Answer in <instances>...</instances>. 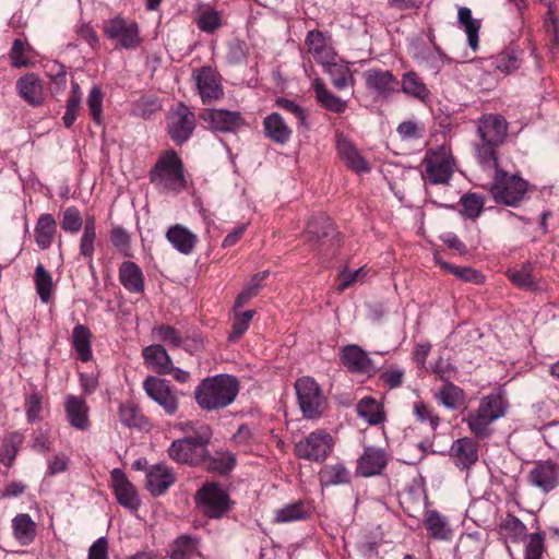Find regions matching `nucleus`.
<instances>
[{
	"instance_id": "nucleus-1",
	"label": "nucleus",
	"mask_w": 559,
	"mask_h": 559,
	"mask_svg": "<svg viewBox=\"0 0 559 559\" xmlns=\"http://www.w3.org/2000/svg\"><path fill=\"white\" fill-rule=\"evenodd\" d=\"M239 393V381L230 374L205 378L195 388L197 404L204 411H218L229 406Z\"/></svg>"
},
{
	"instance_id": "nucleus-2",
	"label": "nucleus",
	"mask_w": 559,
	"mask_h": 559,
	"mask_svg": "<svg viewBox=\"0 0 559 559\" xmlns=\"http://www.w3.org/2000/svg\"><path fill=\"white\" fill-rule=\"evenodd\" d=\"M150 181L160 191L180 192L185 189L182 162L174 150L160 154L150 171Z\"/></svg>"
},
{
	"instance_id": "nucleus-3",
	"label": "nucleus",
	"mask_w": 559,
	"mask_h": 559,
	"mask_svg": "<svg viewBox=\"0 0 559 559\" xmlns=\"http://www.w3.org/2000/svg\"><path fill=\"white\" fill-rule=\"evenodd\" d=\"M508 408V402L499 394H490L484 396L477 409L469 412L467 417L463 419L479 439L489 437L492 432L490 425L503 417Z\"/></svg>"
},
{
	"instance_id": "nucleus-4",
	"label": "nucleus",
	"mask_w": 559,
	"mask_h": 559,
	"mask_svg": "<svg viewBox=\"0 0 559 559\" xmlns=\"http://www.w3.org/2000/svg\"><path fill=\"white\" fill-rule=\"evenodd\" d=\"M211 438V428L202 426L195 435L173 441L168 454L178 463L199 466L206 459L207 444Z\"/></svg>"
},
{
	"instance_id": "nucleus-5",
	"label": "nucleus",
	"mask_w": 559,
	"mask_h": 559,
	"mask_svg": "<svg viewBox=\"0 0 559 559\" xmlns=\"http://www.w3.org/2000/svg\"><path fill=\"white\" fill-rule=\"evenodd\" d=\"M423 180L426 183L438 186L448 185L453 176L455 162L451 150L447 146H438L429 150L423 162Z\"/></svg>"
},
{
	"instance_id": "nucleus-6",
	"label": "nucleus",
	"mask_w": 559,
	"mask_h": 559,
	"mask_svg": "<svg viewBox=\"0 0 559 559\" xmlns=\"http://www.w3.org/2000/svg\"><path fill=\"white\" fill-rule=\"evenodd\" d=\"M527 187L523 178L500 169L495 174L490 193L496 202L516 207L524 199Z\"/></svg>"
},
{
	"instance_id": "nucleus-7",
	"label": "nucleus",
	"mask_w": 559,
	"mask_h": 559,
	"mask_svg": "<svg viewBox=\"0 0 559 559\" xmlns=\"http://www.w3.org/2000/svg\"><path fill=\"white\" fill-rule=\"evenodd\" d=\"M298 405L305 418H320L325 409L326 401L318 384L311 377H301L295 382Z\"/></svg>"
},
{
	"instance_id": "nucleus-8",
	"label": "nucleus",
	"mask_w": 559,
	"mask_h": 559,
	"mask_svg": "<svg viewBox=\"0 0 559 559\" xmlns=\"http://www.w3.org/2000/svg\"><path fill=\"white\" fill-rule=\"evenodd\" d=\"M194 499L201 513L211 519L223 518L231 508L228 493L214 483L204 484L197 491Z\"/></svg>"
},
{
	"instance_id": "nucleus-9",
	"label": "nucleus",
	"mask_w": 559,
	"mask_h": 559,
	"mask_svg": "<svg viewBox=\"0 0 559 559\" xmlns=\"http://www.w3.org/2000/svg\"><path fill=\"white\" fill-rule=\"evenodd\" d=\"M333 448L332 436L323 429H318L295 444V453L300 459L322 463L332 453Z\"/></svg>"
},
{
	"instance_id": "nucleus-10",
	"label": "nucleus",
	"mask_w": 559,
	"mask_h": 559,
	"mask_svg": "<svg viewBox=\"0 0 559 559\" xmlns=\"http://www.w3.org/2000/svg\"><path fill=\"white\" fill-rule=\"evenodd\" d=\"M104 34L108 39L116 40L119 48L135 49L141 44L138 23L120 15L105 23Z\"/></svg>"
},
{
	"instance_id": "nucleus-11",
	"label": "nucleus",
	"mask_w": 559,
	"mask_h": 559,
	"mask_svg": "<svg viewBox=\"0 0 559 559\" xmlns=\"http://www.w3.org/2000/svg\"><path fill=\"white\" fill-rule=\"evenodd\" d=\"M143 389L168 416L176 415L179 409V399L168 380L148 376L143 381Z\"/></svg>"
},
{
	"instance_id": "nucleus-12",
	"label": "nucleus",
	"mask_w": 559,
	"mask_h": 559,
	"mask_svg": "<svg viewBox=\"0 0 559 559\" xmlns=\"http://www.w3.org/2000/svg\"><path fill=\"white\" fill-rule=\"evenodd\" d=\"M167 129L176 144H182L192 135L195 129V116L182 103H179L168 115Z\"/></svg>"
},
{
	"instance_id": "nucleus-13",
	"label": "nucleus",
	"mask_w": 559,
	"mask_h": 559,
	"mask_svg": "<svg viewBox=\"0 0 559 559\" xmlns=\"http://www.w3.org/2000/svg\"><path fill=\"white\" fill-rule=\"evenodd\" d=\"M200 118L205 121L211 129L218 132H236L246 126V120L240 111L226 109H204Z\"/></svg>"
},
{
	"instance_id": "nucleus-14",
	"label": "nucleus",
	"mask_w": 559,
	"mask_h": 559,
	"mask_svg": "<svg viewBox=\"0 0 559 559\" xmlns=\"http://www.w3.org/2000/svg\"><path fill=\"white\" fill-rule=\"evenodd\" d=\"M477 133L480 142L502 144L508 134V122L499 114H487L477 121Z\"/></svg>"
},
{
	"instance_id": "nucleus-15",
	"label": "nucleus",
	"mask_w": 559,
	"mask_h": 559,
	"mask_svg": "<svg viewBox=\"0 0 559 559\" xmlns=\"http://www.w3.org/2000/svg\"><path fill=\"white\" fill-rule=\"evenodd\" d=\"M203 104L219 99L224 92L219 74L211 67H203L194 74Z\"/></svg>"
},
{
	"instance_id": "nucleus-16",
	"label": "nucleus",
	"mask_w": 559,
	"mask_h": 559,
	"mask_svg": "<svg viewBox=\"0 0 559 559\" xmlns=\"http://www.w3.org/2000/svg\"><path fill=\"white\" fill-rule=\"evenodd\" d=\"M527 479L532 486L549 492L559 484V465L550 460L539 461L528 473Z\"/></svg>"
},
{
	"instance_id": "nucleus-17",
	"label": "nucleus",
	"mask_w": 559,
	"mask_h": 559,
	"mask_svg": "<svg viewBox=\"0 0 559 559\" xmlns=\"http://www.w3.org/2000/svg\"><path fill=\"white\" fill-rule=\"evenodd\" d=\"M110 477L112 481L114 493L118 503L127 509L136 511L141 501L139 499L135 487L127 478L124 472L120 468H114L110 473Z\"/></svg>"
},
{
	"instance_id": "nucleus-18",
	"label": "nucleus",
	"mask_w": 559,
	"mask_h": 559,
	"mask_svg": "<svg viewBox=\"0 0 559 559\" xmlns=\"http://www.w3.org/2000/svg\"><path fill=\"white\" fill-rule=\"evenodd\" d=\"M388 453L376 447L365 448L357 462V474L362 477L380 475L388 465Z\"/></svg>"
},
{
	"instance_id": "nucleus-19",
	"label": "nucleus",
	"mask_w": 559,
	"mask_h": 559,
	"mask_svg": "<svg viewBox=\"0 0 559 559\" xmlns=\"http://www.w3.org/2000/svg\"><path fill=\"white\" fill-rule=\"evenodd\" d=\"M342 360L350 372L372 376L377 371V367L368 353L358 345H347L343 347Z\"/></svg>"
},
{
	"instance_id": "nucleus-20",
	"label": "nucleus",
	"mask_w": 559,
	"mask_h": 559,
	"mask_svg": "<svg viewBox=\"0 0 559 559\" xmlns=\"http://www.w3.org/2000/svg\"><path fill=\"white\" fill-rule=\"evenodd\" d=\"M362 76L366 87L379 96H388L397 91L399 81L389 70L369 69Z\"/></svg>"
},
{
	"instance_id": "nucleus-21",
	"label": "nucleus",
	"mask_w": 559,
	"mask_h": 559,
	"mask_svg": "<svg viewBox=\"0 0 559 559\" xmlns=\"http://www.w3.org/2000/svg\"><path fill=\"white\" fill-rule=\"evenodd\" d=\"M175 483L171 469L164 464H155L146 469V489L152 496L164 495Z\"/></svg>"
},
{
	"instance_id": "nucleus-22",
	"label": "nucleus",
	"mask_w": 559,
	"mask_h": 559,
	"mask_svg": "<svg viewBox=\"0 0 559 559\" xmlns=\"http://www.w3.org/2000/svg\"><path fill=\"white\" fill-rule=\"evenodd\" d=\"M450 455L457 467L471 468L478 461L477 443L468 437L456 439L450 448Z\"/></svg>"
},
{
	"instance_id": "nucleus-23",
	"label": "nucleus",
	"mask_w": 559,
	"mask_h": 559,
	"mask_svg": "<svg viewBox=\"0 0 559 559\" xmlns=\"http://www.w3.org/2000/svg\"><path fill=\"white\" fill-rule=\"evenodd\" d=\"M64 411L71 427L78 430H86L90 427V408L84 399L69 395L66 399Z\"/></svg>"
},
{
	"instance_id": "nucleus-24",
	"label": "nucleus",
	"mask_w": 559,
	"mask_h": 559,
	"mask_svg": "<svg viewBox=\"0 0 559 559\" xmlns=\"http://www.w3.org/2000/svg\"><path fill=\"white\" fill-rule=\"evenodd\" d=\"M336 148L340 157L355 173H368L370 167L356 146L344 135H338Z\"/></svg>"
},
{
	"instance_id": "nucleus-25",
	"label": "nucleus",
	"mask_w": 559,
	"mask_h": 559,
	"mask_svg": "<svg viewBox=\"0 0 559 559\" xmlns=\"http://www.w3.org/2000/svg\"><path fill=\"white\" fill-rule=\"evenodd\" d=\"M263 131L272 142L285 145L292 138V129L278 112H272L263 119Z\"/></svg>"
},
{
	"instance_id": "nucleus-26",
	"label": "nucleus",
	"mask_w": 559,
	"mask_h": 559,
	"mask_svg": "<svg viewBox=\"0 0 559 559\" xmlns=\"http://www.w3.org/2000/svg\"><path fill=\"white\" fill-rule=\"evenodd\" d=\"M166 239L182 254H190L198 242V236L180 224L168 228Z\"/></svg>"
},
{
	"instance_id": "nucleus-27",
	"label": "nucleus",
	"mask_w": 559,
	"mask_h": 559,
	"mask_svg": "<svg viewBox=\"0 0 559 559\" xmlns=\"http://www.w3.org/2000/svg\"><path fill=\"white\" fill-rule=\"evenodd\" d=\"M20 96L33 106H39L44 102L43 84L34 73L25 74L16 82Z\"/></svg>"
},
{
	"instance_id": "nucleus-28",
	"label": "nucleus",
	"mask_w": 559,
	"mask_h": 559,
	"mask_svg": "<svg viewBox=\"0 0 559 559\" xmlns=\"http://www.w3.org/2000/svg\"><path fill=\"white\" fill-rule=\"evenodd\" d=\"M324 72L330 76L333 86L336 90H344L347 86H354L355 79L347 63L328 59L322 63Z\"/></svg>"
},
{
	"instance_id": "nucleus-29",
	"label": "nucleus",
	"mask_w": 559,
	"mask_h": 559,
	"mask_svg": "<svg viewBox=\"0 0 559 559\" xmlns=\"http://www.w3.org/2000/svg\"><path fill=\"white\" fill-rule=\"evenodd\" d=\"M14 538L22 545H31L37 535V525L29 514L19 513L12 519Z\"/></svg>"
},
{
	"instance_id": "nucleus-30",
	"label": "nucleus",
	"mask_w": 559,
	"mask_h": 559,
	"mask_svg": "<svg viewBox=\"0 0 559 559\" xmlns=\"http://www.w3.org/2000/svg\"><path fill=\"white\" fill-rule=\"evenodd\" d=\"M119 280L130 293L140 294L144 290V277L138 264L131 261L123 262L119 267Z\"/></svg>"
},
{
	"instance_id": "nucleus-31",
	"label": "nucleus",
	"mask_w": 559,
	"mask_h": 559,
	"mask_svg": "<svg viewBox=\"0 0 559 559\" xmlns=\"http://www.w3.org/2000/svg\"><path fill=\"white\" fill-rule=\"evenodd\" d=\"M142 356L145 364L151 366L156 373L166 374L169 372L173 360L163 345L154 344L146 346L142 352Z\"/></svg>"
},
{
	"instance_id": "nucleus-32",
	"label": "nucleus",
	"mask_w": 559,
	"mask_h": 559,
	"mask_svg": "<svg viewBox=\"0 0 559 559\" xmlns=\"http://www.w3.org/2000/svg\"><path fill=\"white\" fill-rule=\"evenodd\" d=\"M72 346L79 360L87 362L93 358L92 333L86 325L78 324L73 328Z\"/></svg>"
},
{
	"instance_id": "nucleus-33",
	"label": "nucleus",
	"mask_w": 559,
	"mask_h": 559,
	"mask_svg": "<svg viewBox=\"0 0 559 559\" xmlns=\"http://www.w3.org/2000/svg\"><path fill=\"white\" fill-rule=\"evenodd\" d=\"M200 538L183 534L178 536L170 546V559H192L199 556Z\"/></svg>"
},
{
	"instance_id": "nucleus-34",
	"label": "nucleus",
	"mask_w": 559,
	"mask_h": 559,
	"mask_svg": "<svg viewBox=\"0 0 559 559\" xmlns=\"http://www.w3.org/2000/svg\"><path fill=\"white\" fill-rule=\"evenodd\" d=\"M526 532L525 524L511 513L498 525V533L504 543H520L526 536Z\"/></svg>"
},
{
	"instance_id": "nucleus-35",
	"label": "nucleus",
	"mask_w": 559,
	"mask_h": 559,
	"mask_svg": "<svg viewBox=\"0 0 559 559\" xmlns=\"http://www.w3.org/2000/svg\"><path fill=\"white\" fill-rule=\"evenodd\" d=\"M308 52L312 55L318 63H323L328 59H334L332 50L328 47L325 37L318 29L309 31L305 41Z\"/></svg>"
},
{
	"instance_id": "nucleus-36",
	"label": "nucleus",
	"mask_w": 559,
	"mask_h": 559,
	"mask_svg": "<svg viewBox=\"0 0 559 559\" xmlns=\"http://www.w3.org/2000/svg\"><path fill=\"white\" fill-rule=\"evenodd\" d=\"M313 90L318 103L329 111L343 114L347 108V102L330 92L323 82L317 79L313 82Z\"/></svg>"
},
{
	"instance_id": "nucleus-37",
	"label": "nucleus",
	"mask_w": 559,
	"mask_h": 559,
	"mask_svg": "<svg viewBox=\"0 0 559 559\" xmlns=\"http://www.w3.org/2000/svg\"><path fill=\"white\" fill-rule=\"evenodd\" d=\"M57 230V223L51 214H41L35 226V241L41 250L50 247Z\"/></svg>"
},
{
	"instance_id": "nucleus-38",
	"label": "nucleus",
	"mask_w": 559,
	"mask_h": 559,
	"mask_svg": "<svg viewBox=\"0 0 559 559\" xmlns=\"http://www.w3.org/2000/svg\"><path fill=\"white\" fill-rule=\"evenodd\" d=\"M424 524L428 534L435 539L447 540L450 539L452 535V530L450 528L447 519L438 511H428L426 513Z\"/></svg>"
},
{
	"instance_id": "nucleus-39",
	"label": "nucleus",
	"mask_w": 559,
	"mask_h": 559,
	"mask_svg": "<svg viewBox=\"0 0 559 559\" xmlns=\"http://www.w3.org/2000/svg\"><path fill=\"white\" fill-rule=\"evenodd\" d=\"M307 234L310 239L322 240L336 235L335 227L330 217L320 214L313 216L307 224Z\"/></svg>"
},
{
	"instance_id": "nucleus-40",
	"label": "nucleus",
	"mask_w": 559,
	"mask_h": 559,
	"mask_svg": "<svg viewBox=\"0 0 559 559\" xmlns=\"http://www.w3.org/2000/svg\"><path fill=\"white\" fill-rule=\"evenodd\" d=\"M401 83L402 91L406 95L423 102L429 97L430 92L428 87L416 72L409 71L404 73Z\"/></svg>"
},
{
	"instance_id": "nucleus-41",
	"label": "nucleus",
	"mask_w": 559,
	"mask_h": 559,
	"mask_svg": "<svg viewBox=\"0 0 559 559\" xmlns=\"http://www.w3.org/2000/svg\"><path fill=\"white\" fill-rule=\"evenodd\" d=\"M498 146H500V144H490L487 142L476 144V159L484 170H495V174L497 173V170H500L499 158L497 153Z\"/></svg>"
},
{
	"instance_id": "nucleus-42",
	"label": "nucleus",
	"mask_w": 559,
	"mask_h": 559,
	"mask_svg": "<svg viewBox=\"0 0 559 559\" xmlns=\"http://www.w3.org/2000/svg\"><path fill=\"white\" fill-rule=\"evenodd\" d=\"M436 397L444 407L457 409L464 404L465 394L462 389L452 382H448L443 384Z\"/></svg>"
},
{
	"instance_id": "nucleus-43",
	"label": "nucleus",
	"mask_w": 559,
	"mask_h": 559,
	"mask_svg": "<svg viewBox=\"0 0 559 559\" xmlns=\"http://www.w3.org/2000/svg\"><path fill=\"white\" fill-rule=\"evenodd\" d=\"M548 11L544 20V29L549 40V49L552 55L559 52V26L558 19L555 15L556 5L554 2L547 3Z\"/></svg>"
},
{
	"instance_id": "nucleus-44",
	"label": "nucleus",
	"mask_w": 559,
	"mask_h": 559,
	"mask_svg": "<svg viewBox=\"0 0 559 559\" xmlns=\"http://www.w3.org/2000/svg\"><path fill=\"white\" fill-rule=\"evenodd\" d=\"M488 62V68L498 70L504 74H509L518 70L521 66V60L518 53L512 50L502 51L499 55L491 57Z\"/></svg>"
},
{
	"instance_id": "nucleus-45",
	"label": "nucleus",
	"mask_w": 559,
	"mask_h": 559,
	"mask_svg": "<svg viewBox=\"0 0 559 559\" xmlns=\"http://www.w3.org/2000/svg\"><path fill=\"white\" fill-rule=\"evenodd\" d=\"M459 23L464 27L467 35L468 45L473 50L478 48V32L480 23L472 17V11L462 7L459 9Z\"/></svg>"
},
{
	"instance_id": "nucleus-46",
	"label": "nucleus",
	"mask_w": 559,
	"mask_h": 559,
	"mask_svg": "<svg viewBox=\"0 0 559 559\" xmlns=\"http://www.w3.org/2000/svg\"><path fill=\"white\" fill-rule=\"evenodd\" d=\"M32 51L33 48L26 40L15 38L9 52L11 66L14 68H26L31 66Z\"/></svg>"
},
{
	"instance_id": "nucleus-47",
	"label": "nucleus",
	"mask_w": 559,
	"mask_h": 559,
	"mask_svg": "<svg viewBox=\"0 0 559 559\" xmlns=\"http://www.w3.org/2000/svg\"><path fill=\"white\" fill-rule=\"evenodd\" d=\"M357 413L370 425H378L384 418L380 404L369 396L359 401L357 404Z\"/></svg>"
},
{
	"instance_id": "nucleus-48",
	"label": "nucleus",
	"mask_w": 559,
	"mask_h": 559,
	"mask_svg": "<svg viewBox=\"0 0 559 559\" xmlns=\"http://www.w3.org/2000/svg\"><path fill=\"white\" fill-rule=\"evenodd\" d=\"M320 477L321 481L328 486L342 485L350 481L349 471L341 463L325 466Z\"/></svg>"
},
{
	"instance_id": "nucleus-49",
	"label": "nucleus",
	"mask_w": 559,
	"mask_h": 559,
	"mask_svg": "<svg viewBox=\"0 0 559 559\" xmlns=\"http://www.w3.org/2000/svg\"><path fill=\"white\" fill-rule=\"evenodd\" d=\"M119 418L127 427L142 428L146 425V419L140 407L132 402L121 404L119 408Z\"/></svg>"
},
{
	"instance_id": "nucleus-50",
	"label": "nucleus",
	"mask_w": 559,
	"mask_h": 559,
	"mask_svg": "<svg viewBox=\"0 0 559 559\" xmlns=\"http://www.w3.org/2000/svg\"><path fill=\"white\" fill-rule=\"evenodd\" d=\"M162 109V103L155 95H143L132 105V114L136 117L147 119Z\"/></svg>"
},
{
	"instance_id": "nucleus-51",
	"label": "nucleus",
	"mask_w": 559,
	"mask_h": 559,
	"mask_svg": "<svg viewBox=\"0 0 559 559\" xmlns=\"http://www.w3.org/2000/svg\"><path fill=\"white\" fill-rule=\"evenodd\" d=\"M508 277L521 288H534L536 286L531 262L523 263L519 269L509 270Z\"/></svg>"
},
{
	"instance_id": "nucleus-52",
	"label": "nucleus",
	"mask_w": 559,
	"mask_h": 559,
	"mask_svg": "<svg viewBox=\"0 0 559 559\" xmlns=\"http://www.w3.org/2000/svg\"><path fill=\"white\" fill-rule=\"evenodd\" d=\"M96 239V223L94 217H87L85 221L83 235L80 240V253L90 261L94 254V242Z\"/></svg>"
},
{
	"instance_id": "nucleus-53",
	"label": "nucleus",
	"mask_w": 559,
	"mask_h": 559,
	"mask_svg": "<svg viewBox=\"0 0 559 559\" xmlns=\"http://www.w3.org/2000/svg\"><path fill=\"white\" fill-rule=\"evenodd\" d=\"M275 105L282 109H284L286 112L294 116L296 119L298 128L308 129L309 124L307 122L308 114L307 110L304 109L298 103H296L293 99H288L285 97H278L275 100Z\"/></svg>"
},
{
	"instance_id": "nucleus-54",
	"label": "nucleus",
	"mask_w": 559,
	"mask_h": 559,
	"mask_svg": "<svg viewBox=\"0 0 559 559\" xmlns=\"http://www.w3.org/2000/svg\"><path fill=\"white\" fill-rule=\"evenodd\" d=\"M463 215L467 218L475 219L478 217L485 204V198L479 193H466L461 198Z\"/></svg>"
},
{
	"instance_id": "nucleus-55",
	"label": "nucleus",
	"mask_w": 559,
	"mask_h": 559,
	"mask_svg": "<svg viewBox=\"0 0 559 559\" xmlns=\"http://www.w3.org/2000/svg\"><path fill=\"white\" fill-rule=\"evenodd\" d=\"M308 515L305 504L301 501L290 503L276 511L275 521L278 523H287L304 520Z\"/></svg>"
},
{
	"instance_id": "nucleus-56",
	"label": "nucleus",
	"mask_w": 559,
	"mask_h": 559,
	"mask_svg": "<svg viewBox=\"0 0 559 559\" xmlns=\"http://www.w3.org/2000/svg\"><path fill=\"white\" fill-rule=\"evenodd\" d=\"M35 284L41 301L48 302L52 290V278L41 264L35 269Z\"/></svg>"
},
{
	"instance_id": "nucleus-57",
	"label": "nucleus",
	"mask_w": 559,
	"mask_h": 559,
	"mask_svg": "<svg viewBox=\"0 0 559 559\" xmlns=\"http://www.w3.org/2000/svg\"><path fill=\"white\" fill-rule=\"evenodd\" d=\"M436 262L448 272L454 274L457 278L471 283H481L484 276L476 270L468 266H455L448 262L441 261L436 257Z\"/></svg>"
},
{
	"instance_id": "nucleus-58",
	"label": "nucleus",
	"mask_w": 559,
	"mask_h": 559,
	"mask_svg": "<svg viewBox=\"0 0 559 559\" xmlns=\"http://www.w3.org/2000/svg\"><path fill=\"white\" fill-rule=\"evenodd\" d=\"M198 27L202 32L212 33L221 26V16L217 11L205 8L201 10L195 19Z\"/></svg>"
},
{
	"instance_id": "nucleus-59",
	"label": "nucleus",
	"mask_w": 559,
	"mask_h": 559,
	"mask_svg": "<svg viewBox=\"0 0 559 559\" xmlns=\"http://www.w3.org/2000/svg\"><path fill=\"white\" fill-rule=\"evenodd\" d=\"M210 472H217L221 474L228 473L235 466V459L233 456H211L206 450V459L201 464Z\"/></svg>"
},
{
	"instance_id": "nucleus-60",
	"label": "nucleus",
	"mask_w": 559,
	"mask_h": 559,
	"mask_svg": "<svg viewBox=\"0 0 559 559\" xmlns=\"http://www.w3.org/2000/svg\"><path fill=\"white\" fill-rule=\"evenodd\" d=\"M103 98L102 88L97 85L93 86L87 97V106L92 119L98 124L103 119Z\"/></svg>"
},
{
	"instance_id": "nucleus-61",
	"label": "nucleus",
	"mask_w": 559,
	"mask_h": 559,
	"mask_svg": "<svg viewBox=\"0 0 559 559\" xmlns=\"http://www.w3.org/2000/svg\"><path fill=\"white\" fill-rule=\"evenodd\" d=\"M153 334L157 340L168 343L174 347L183 345V340L179 331L170 325H158L153 329Z\"/></svg>"
},
{
	"instance_id": "nucleus-62",
	"label": "nucleus",
	"mask_w": 559,
	"mask_h": 559,
	"mask_svg": "<svg viewBox=\"0 0 559 559\" xmlns=\"http://www.w3.org/2000/svg\"><path fill=\"white\" fill-rule=\"evenodd\" d=\"M254 316V310H247L240 313H236L233 322L231 332L229 334V341H237L248 330L249 323Z\"/></svg>"
},
{
	"instance_id": "nucleus-63",
	"label": "nucleus",
	"mask_w": 559,
	"mask_h": 559,
	"mask_svg": "<svg viewBox=\"0 0 559 559\" xmlns=\"http://www.w3.org/2000/svg\"><path fill=\"white\" fill-rule=\"evenodd\" d=\"M82 216L75 206H69L64 210L61 227L64 231L75 234L82 227Z\"/></svg>"
},
{
	"instance_id": "nucleus-64",
	"label": "nucleus",
	"mask_w": 559,
	"mask_h": 559,
	"mask_svg": "<svg viewBox=\"0 0 559 559\" xmlns=\"http://www.w3.org/2000/svg\"><path fill=\"white\" fill-rule=\"evenodd\" d=\"M544 549V537L539 533H533L525 545L524 559H542Z\"/></svg>"
}]
</instances>
